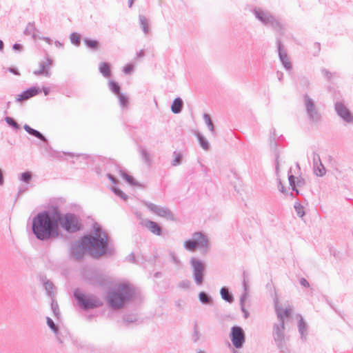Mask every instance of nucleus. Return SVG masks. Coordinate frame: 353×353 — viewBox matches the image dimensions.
<instances>
[{
	"label": "nucleus",
	"mask_w": 353,
	"mask_h": 353,
	"mask_svg": "<svg viewBox=\"0 0 353 353\" xmlns=\"http://www.w3.org/2000/svg\"><path fill=\"white\" fill-rule=\"evenodd\" d=\"M196 137L199 141L200 145L205 150H208L210 148V143L208 140L199 132L196 134Z\"/></svg>",
	"instance_id": "c756f323"
},
{
	"label": "nucleus",
	"mask_w": 353,
	"mask_h": 353,
	"mask_svg": "<svg viewBox=\"0 0 353 353\" xmlns=\"http://www.w3.org/2000/svg\"><path fill=\"white\" fill-rule=\"evenodd\" d=\"M248 292H244L241 296V298H240V305L241 306L243 307V305H244V302H245V300L247 299L248 297Z\"/></svg>",
	"instance_id": "680f3d73"
},
{
	"label": "nucleus",
	"mask_w": 353,
	"mask_h": 353,
	"mask_svg": "<svg viewBox=\"0 0 353 353\" xmlns=\"http://www.w3.org/2000/svg\"><path fill=\"white\" fill-rule=\"evenodd\" d=\"M276 315L279 321V324H274L273 326V337L276 347L281 352H285L287 350L285 335H284V320L282 314L276 309Z\"/></svg>",
	"instance_id": "0eeeda50"
},
{
	"label": "nucleus",
	"mask_w": 353,
	"mask_h": 353,
	"mask_svg": "<svg viewBox=\"0 0 353 353\" xmlns=\"http://www.w3.org/2000/svg\"><path fill=\"white\" fill-rule=\"evenodd\" d=\"M88 280L90 285L96 287H103L108 283L106 277L97 272H92L88 278Z\"/></svg>",
	"instance_id": "2eb2a0df"
},
{
	"label": "nucleus",
	"mask_w": 353,
	"mask_h": 353,
	"mask_svg": "<svg viewBox=\"0 0 353 353\" xmlns=\"http://www.w3.org/2000/svg\"><path fill=\"white\" fill-rule=\"evenodd\" d=\"M288 181H289L290 185L292 187V189L294 187H296L295 177L294 175H292V174L290 175L288 177Z\"/></svg>",
	"instance_id": "052dcab7"
},
{
	"label": "nucleus",
	"mask_w": 353,
	"mask_h": 353,
	"mask_svg": "<svg viewBox=\"0 0 353 353\" xmlns=\"http://www.w3.org/2000/svg\"><path fill=\"white\" fill-rule=\"evenodd\" d=\"M272 138L270 140V147L272 149H274L275 150V152H277L276 151V148H277V143H276V139H275V130H274V132L272 133Z\"/></svg>",
	"instance_id": "de8ad7c7"
},
{
	"label": "nucleus",
	"mask_w": 353,
	"mask_h": 353,
	"mask_svg": "<svg viewBox=\"0 0 353 353\" xmlns=\"http://www.w3.org/2000/svg\"><path fill=\"white\" fill-rule=\"evenodd\" d=\"M321 72L322 74H323V76L327 79V80H330L331 79L332 75V73L328 71L327 70H326L325 68H323L321 70Z\"/></svg>",
	"instance_id": "603ef678"
},
{
	"label": "nucleus",
	"mask_w": 353,
	"mask_h": 353,
	"mask_svg": "<svg viewBox=\"0 0 353 353\" xmlns=\"http://www.w3.org/2000/svg\"><path fill=\"white\" fill-rule=\"evenodd\" d=\"M278 188L279 190L282 193H285L286 190L285 187L283 185L281 179H278Z\"/></svg>",
	"instance_id": "e2e57ef3"
},
{
	"label": "nucleus",
	"mask_w": 353,
	"mask_h": 353,
	"mask_svg": "<svg viewBox=\"0 0 353 353\" xmlns=\"http://www.w3.org/2000/svg\"><path fill=\"white\" fill-rule=\"evenodd\" d=\"M190 285V283L188 280L182 281L181 282L179 283V287H181V288L188 289L189 288Z\"/></svg>",
	"instance_id": "5fc2aeb1"
},
{
	"label": "nucleus",
	"mask_w": 353,
	"mask_h": 353,
	"mask_svg": "<svg viewBox=\"0 0 353 353\" xmlns=\"http://www.w3.org/2000/svg\"><path fill=\"white\" fill-rule=\"evenodd\" d=\"M85 250L97 259L103 255L112 256L115 254L113 245L108 242L107 234L97 223L94 225V233L83 236L81 241L72 245L70 256L77 260H81Z\"/></svg>",
	"instance_id": "f257e3e1"
},
{
	"label": "nucleus",
	"mask_w": 353,
	"mask_h": 353,
	"mask_svg": "<svg viewBox=\"0 0 353 353\" xmlns=\"http://www.w3.org/2000/svg\"><path fill=\"white\" fill-rule=\"evenodd\" d=\"M299 83L303 88H308V86L310 85V81L307 79V78H306L305 77H302L299 79Z\"/></svg>",
	"instance_id": "8fccbe9b"
},
{
	"label": "nucleus",
	"mask_w": 353,
	"mask_h": 353,
	"mask_svg": "<svg viewBox=\"0 0 353 353\" xmlns=\"http://www.w3.org/2000/svg\"><path fill=\"white\" fill-rule=\"evenodd\" d=\"M303 101L309 121L311 123H319L321 119V115L319 112L313 99L307 94H305L303 97Z\"/></svg>",
	"instance_id": "1a4fd4ad"
},
{
	"label": "nucleus",
	"mask_w": 353,
	"mask_h": 353,
	"mask_svg": "<svg viewBox=\"0 0 353 353\" xmlns=\"http://www.w3.org/2000/svg\"><path fill=\"white\" fill-rule=\"evenodd\" d=\"M200 338V332L198 329L197 323H195L194 325V332L192 334V341L196 342Z\"/></svg>",
	"instance_id": "a18cd8bd"
},
{
	"label": "nucleus",
	"mask_w": 353,
	"mask_h": 353,
	"mask_svg": "<svg viewBox=\"0 0 353 353\" xmlns=\"http://www.w3.org/2000/svg\"><path fill=\"white\" fill-rule=\"evenodd\" d=\"M144 204L152 213L165 218L168 220L173 221L174 219V214L169 208L162 207L148 201L144 202Z\"/></svg>",
	"instance_id": "9b49d317"
},
{
	"label": "nucleus",
	"mask_w": 353,
	"mask_h": 353,
	"mask_svg": "<svg viewBox=\"0 0 353 353\" xmlns=\"http://www.w3.org/2000/svg\"><path fill=\"white\" fill-rule=\"evenodd\" d=\"M8 70L10 72H11V73H12V74H15V75H19V74H20V73H19V70H17V68H14V67H10V68H8Z\"/></svg>",
	"instance_id": "338daca9"
},
{
	"label": "nucleus",
	"mask_w": 353,
	"mask_h": 353,
	"mask_svg": "<svg viewBox=\"0 0 353 353\" xmlns=\"http://www.w3.org/2000/svg\"><path fill=\"white\" fill-rule=\"evenodd\" d=\"M117 96L121 106L127 107L128 104V98L123 93H119Z\"/></svg>",
	"instance_id": "c03bdc74"
},
{
	"label": "nucleus",
	"mask_w": 353,
	"mask_h": 353,
	"mask_svg": "<svg viewBox=\"0 0 353 353\" xmlns=\"http://www.w3.org/2000/svg\"><path fill=\"white\" fill-rule=\"evenodd\" d=\"M279 310V311L282 314L283 318L284 317H288L292 312V310L289 308H285L283 312H281L280 308L276 307V310Z\"/></svg>",
	"instance_id": "3c124183"
},
{
	"label": "nucleus",
	"mask_w": 353,
	"mask_h": 353,
	"mask_svg": "<svg viewBox=\"0 0 353 353\" xmlns=\"http://www.w3.org/2000/svg\"><path fill=\"white\" fill-rule=\"evenodd\" d=\"M5 121L8 125L12 127L15 130L20 129V125L17 123V122L12 117H6L5 118Z\"/></svg>",
	"instance_id": "e433bc0d"
},
{
	"label": "nucleus",
	"mask_w": 353,
	"mask_h": 353,
	"mask_svg": "<svg viewBox=\"0 0 353 353\" xmlns=\"http://www.w3.org/2000/svg\"><path fill=\"white\" fill-rule=\"evenodd\" d=\"M41 281L43 283V285L45 287L48 295L50 297L54 295L53 290L54 288V285L52 283V282L48 280L46 276H42L41 278Z\"/></svg>",
	"instance_id": "4be33fe9"
},
{
	"label": "nucleus",
	"mask_w": 353,
	"mask_h": 353,
	"mask_svg": "<svg viewBox=\"0 0 353 353\" xmlns=\"http://www.w3.org/2000/svg\"><path fill=\"white\" fill-rule=\"evenodd\" d=\"M119 173L121 176L123 177V179L129 184L133 186H138V183L134 179V178L127 174L125 172L123 171L122 170L119 169Z\"/></svg>",
	"instance_id": "bb28decb"
},
{
	"label": "nucleus",
	"mask_w": 353,
	"mask_h": 353,
	"mask_svg": "<svg viewBox=\"0 0 353 353\" xmlns=\"http://www.w3.org/2000/svg\"><path fill=\"white\" fill-rule=\"evenodd\" d=\"M199 299L201 303L203 304H211L212 303V297L205 292H201L199 294Z\"/></svg>",
	"instance_id": "c85d7f7f"
},
{
	"label": "nucleus",
	"mask_w": 353,
	"mask_h": 353,
	"mask_svg": "<svg viewBox=\"0 0 353 353\" xmlns=\"http://www.w3.org/2000/svg\"><path fill=\"white\" fill-rule=\"evenodd\" d=\"M85 46L93 50H97L99 47V43L97 40L91 39L89 38H85L83 39Z\"/></svg>",
	"instance_id": "a878e982"
},
{
	"label": "nucleus",
	"mask_w": 353,
	"mask_h": 353,
	"mask_svg": "<svg viewBox=\"0 0 353 353\" xmlns=\"http://www.w3.org/2000/svg\"><path fill=\"white\" fill-rule=\"evenodd\" d=\"M41 92V90L39 88L32 86L30 88L23 90L21 94H18L16 98V101L22 102L23 101L28 100L31 97L36 96Z\"/></svg>",
	"instance_id": "dca6fc26"
},
{
	"label": "nucleus",
	"mask_w": 353,
	"mask_h": 353,
	"mask_svg": "<svg viewBox=\"0 0 353 353\" xmlns=\"http://www.w3.org/2000/svg\"><path fill=\"white\" fill-rule=\"evenodd\" d=\"M220 294L221 296V298L224 301L230 303L234 301V296L229 291L228 288H227L226 287H223L221 288Z\"/></svg>",
	"instance_id": "5701e85b"
},
{
	"label": "nucleus",
	"mask_w": 353,
	"mask_h": 353,
	"mask_svg": "<svg viewBox=\"0 0 353 353\" xmlns=\"http://www.w3.org/2000/svg\"><path fill=\"white\" fill-rule=\"evenodd\" d=\"M99 71L105 78L110 77L111 75L110 65L107 62H101L99 64Z\"/></svg>",
	"instance_id": "b1692460"
},
{
	"label": "nucleus",
	"mask_w": 353,
	"mask_h": 353,
	"mask_svg": "<svg viewBox=\"0 0 353 353\" xmlns=\"http://www.w3.org/2000/svg\"><path fill=\"white\" fill-rule=\"evenodd\" d=\"M183 246L185 250L191 252H194L197 248V246L195 245L192 239L185 241Z\"/></svg>",
	"instance_id": "72a5a7b5"
},
{
	"label": "nucleus",
	"mask_w": 353,
	"mask_h": 353,
	"mask_svg": "<svg viewBox=\"0 0 353 353\" xmlns=\"http://www.w3.org/2000/svg\"><path fill=\"white\" fill-rule=\"evenodd\" d=\"M230 339L235 348L240 349L243 347L245 341V334L243 329L239 325L232 327Z\"/></svg>",
	"instance_id": "9d476101"
},
{
	"label": "nucleus",
	"mask_w": 353,
	"mask_h": 353,
	"mask_svg": "<svg viewBox=\"0 0 353 353\" xmlns=\"http://www.w3.org/2000/svg\"><path fill=\"white\" fill-rule=\"evenodd\" d=\"M203 119L208 129L210 130L212 134H215L214 125L211 120V118L208 114L205 113L203 114Z\"/></svg>",
	"instance_id": "7c9ffc66"
},
{
	"label": "nucleus",
	"mask_w": 353,
	"mask_h": 353,
	"mask_svg": "<svg viewBox=\"0 0 353 353\" xmlns=\"http://www.w3.org/2000/svg\"><path fill=\"white\" fill-rule=\"evenodd\" d=\"M126 260L131 263H135L136 260L134 253H130L129 255H128L126 257Z\"/></svg>",
	"instance_id": "0e129e2a"
},
{
	"label": "nucleus",
	"mask_w": 353,
	"mask_h": 353,
	"mask_svg": "<svg viewBox=\"0 0 353 353\" xmlns=\"http://www.w3.org/2000/svg\"><path fill=\"white\" fill-rule=\"evenodd\" d=\"M300 284L305 288H308L310 286L309 282L305 278H301L300 279Z\"/></svg>",
	"instance_id": "69168bd1"
},
{
	"label": "nucleus",
	"mask_w": 353,
	"mask_h": 353,
	"mask_svg": "<svg viewBox=\"0 0 353 353\" xmlns=\"http://www.w3.org/2000/svg\"><path fill=\"white\" fill-rule=\"evenodd\" d=\"M55 215V205L48 210L39 212L32 220V230L36 238L40 241H47L59 235Z\"/></svg>",
	"instance_id": "f03ea898"
},
{
	"label": "nucleus",
	"mask_w": 353,
	"mask_h": 353,
	"mask_svg": "<svg viewBox=\"0 0 353 353\" xmlns=\"http://www.w3.org/2000/svg\"><path fill=\"white\" fill-rule=\"evenodd\" d=\"M23 129L25 130V131L26 132H28L29 134L39 139V140H41V141L44 142V143H46L47 145H48V139H46V137L43 134H41L39 131L31 128L30 125H28V124H25L23 125Z\"/></svg>",
	"instance_id": "6ab92c4d"
},
{
	"label": "nucleus",
	"mask_w": 353,
	"mask_h": 353,
	"mask_svg": "<svg viewBox=\"0 0 353 353\" xmlns=\"http://www.w3.org/2000/svg\"><path fill=\"white\" fill-rule=\"evenodd\" d=\"M46 323H47L48 326L51 329V330L55 334H57L58 332H59V329H58V327L55 325V323L53 321V320L51 318H50V317H47L46 318Z\"/></svg>",
	"instance_id": "58836bf2"
},
{
	"label": "nucleus",
	"mask_w": 353,
	"mask_h": 353,
	"mask_svg": "<svg viewBox=\"0 0 353 353\" xmlns=\"http://www.w3.org/2000/svg\"><path fill=\"white\" fill-rule=\"evenodd\" d=\"M107 177L112 183L116 184L117 183V179L110 173L107 174Z\"/></svg>",
	"instance_id": "774afa93"
},
{
	"label": "nucleus",
	"mask_w": 353,
	"mask_h": 353,
	"mask_svg": "<svg viewBox=\"0 0 353 353\" xmlns=\"http://www.w3.org/2000/svg\"><path fill=\"white\" fill-rule=\"evenodd\" d=\"M52 64V60L47 57L46 61H42L39 63V70H34V74L36 76L45 75L47 77L50 76V65Z\"/></svg>",
	"instance_id": "f3484780"
},
{
	"label": "nucleus",
	"mask_w": 353,
	"mask_h": 353,
	"mask_svg": "<svg viewBox=\"0 0 353 353\" xmlns=\"http://www.w3.org/2000/svg\"><path fill=\"white\" fill-rule=\"evenodd\" d=\"M253 14L264 26H271L276 31L283 30V26L280 20L274 17L270 11L263 10L260 8H255L253 10Z\"/></svg>",
	"instance_id": "39448f33"
},
{
	"label": "nucleus",
	"mask_w": 353,
	"mask_h": 353,
	"mask_svg": "<svg viewBox=\"0 0 353 353\" xmlns=\"http://www.w3.org/2000/svg\"><path fill=\"white\" fill-rule=\"evenodd\" d=\"M137 321V319L134 314H125L123 316V323H135Z\"/></svg>",
	"instance_id": "a19ab883"
},
{
	"label": "nucleus",
	"mask_w": 353,
	"mask_h": 353,
	"mask_svg": "<svg viewBox=\"0 0 353 353\" xmlns=\"http://www.w3.org/2000/svg\"><path fill=\"white\" fill-rule=\"evenodd\" d=\"M294 208L298 216L303 217L305 215L303 207L299 202H295Z\"/></svg>",
	"instance_id": "4c0bfd02"
},
{
	"label": "nucleus",
	"mask_w": 353,
	"mask_h": 353,
	"mask_svg": "<svg viewBox=\"0 0 353 353\" xmlns=\"http://www.w3.org/2000/svg\"><path fill=\"white\" fill-rule=\"evenodd\" d=\"M139 23H140V26H141V28L143 32L145 34H148L150 31L148 19L145 16H143L142 14H139Z\"/></svg>",
	"instance_id": "393cba45"
},
{
	"label": "nucleus",
	"mask_w": 353,
	"mask_h": 353,
	"mask_svg": "<svg viewBox=\"0 0 353 353\" xmlns=\"http://www.w3.org/2000/svg\"><path fill=\"white\" fill-rule=\"evenodd\" d=\"M31 179H32V173L30 172L27 171V172H23L21 174L20 180L26 183H28Z\"/></svg>",
	"instance_id": "37998d69"
},
{
	"label": "nucleus",
	"mask_w": 353,
	"mask_h": 353,
	"mask_svg": "<svg viewBox=\"0 0 353 353\" xmlns=\"http://www.w3.org/2000/svg\"><path fill=\"white\" fill-rule=\"evenodd\" d=\"M133 70V65L132 64H128L123 68V72L125 74H130Z\"/></svg>",
	"instance_id": "6e6d98bb"
},
{
	"label": "nucleus",
	"mask_w": 353,
	"mask_h": 353,
	"mask_svg": "<svg viewBox=\"0 0 353 353\" xmlns=\"http://www.w3.org/2000/svg\"><path fill=\"white\" fill-rule=\"evenodd\" d=\"M112 192L121 198L123 200L126 201L128 198V195L125 194L122 190L118 188L113 187L112 188Z\"/></svg>",
	"instance_id": "79ce46f5"
},
{
	"label": "nucleus",
	"mask_w": 353,
	"mask_h": 353,
	"mask_svg": "<svg viewBox=\"0 0 353 353\" xmlns=\"http://www.w3.org/2000/svg\"><path fill=\"white\" fill-rule=\"evenodd\" d=\"M314 174L318 176H323L326 173V170L322 163L317 165L316 168L314 167Z\"/></svg>",
	"instance_id": "c9c22d12"
},
{
	"label": "nucleus",
	"mask_w": 353,
	"mask_h": 353,
	"mask_svg": "<svg viewBox=\"0 0 353 353\" xmlns=\"http://www.w3.org/2000/svg\"><path fill=\"white\" fill-rule=\"evenodd\" d=\"M276 44H277L279 59L281 61L283 67L287 70H291L292 64L288 58L287 50L283 48V46L280 39H276Z\"/></svg>",
	"instance_id": "ddd939ff"
},
{
	"label": "nucleus",
	"mask_w": 353,
	"mask_h": 353,
	"mask_svg": "<svg viewBox=\"0 0 353 353\" xmlns=\"http://www.w3.org/2000/svg\"><path fill=\"white\" fill-rule=\"evenodd\" d=\"M192 240L194 241L197 248L207 251L209 248L208 239L207 236L201 232H195L192 234Z\"/></svg>",
	"instance_id": "4468645a"
},
{
	"label": "nucleus",
	"mask_w": 353,
	"mask_h": 353,
	"mask_svg": "<svg viewBox=\"0 0 353 353\" xmlns=\"http://www.w3.org/2000/svg\"><path fill=\"white\" fill-rule=\"evenodd\" d=\"M74 297L79 305L84 310L101 307L103 302L95 295H86L80 292L79 289L74 291Z\"/></svg>",
	"instance_id": "423d86ee"
},
{
	"label": "nucleus",
	"mask_w": 353,
	"mask_h": 353,
	"mask_svg": "<svg viewBox=\"0 0 353 353\" xmlns=\"http://www.w3.org/2000/svg\"><path fill=\"white\" fill-rule=\"evenodd\" d=\"M334 109L337 115L346 123L353 121V115L350 110L341 101H336L334 104Z\"/></svg>",
	"instance_id": "f8f14e48"
},
{
	"label": "nucleus",
	"mask_w": 353,
	"mask_h": 353,
	"mask_svg": "<svg viewBox=\"0 0 353 353\" xmlns=\"http://www.w3.org/2000/svg\"><path fill=\"white\" fill-rule=\"evenodd\" d=\"M183 107V101L180 97L174 99L171 105V110L174 114H179Z\"/></svg>",
	"instance_id": "aec40b11"
},
{
	"label": "nucleus",
	"mask_w": 353,
	"mask_h": 353,
	"mask_svg": "<svg viewBox=\"0 0 353 353\" xmlns=\"http://www.w3.org/2000/svg\"><path fill=\"white\" fill-rule=\"evenodd\" d=\"M141 225L148 229L152 234L161 236L162 234L161 227L156 222L149 220L144 219L141 222Z\"/></svg>",
	"instance_id": "a211bd4d"
},
{
	"label": "nucleus",
	"mask_w": 353,
	"mask_h": 353,
	"mask_svg": "<svg viewBox=\"0 0 353 353\" xmlns=\"http://www.w3.org/2000/svg\"><path fill=\"white\" fill-rule=\"evenodd\" d=\"M51 308L53 311V313L54 316L57 318H59V316L60 315V312L59 309V305L57 302H54V300L52 301L51 303Z\"/></svg>",
	"instance_id": "49530a36"
},
{
	"label": "nucleus",
	"mask_w": 353,
	"mask_h": 353,
	"mask_svg": "<svg viewBox=\"0 0 353 353\" xmlns=\"http://www.w3.org/2000/svg\"><path fill=\"white\" fill-rule=\"evenodd\" d=\"M243 285L244 292H248V285L247 281H246L247 275H246V272L245 271L243 273Z\"/></svg>",
	"instance_id": "13d9d810"
},
{
	"label": "nucleus",
	"mask_w": 353,
	"mask_h": 353,
	"mask_svg": "<svg viewBox=\"0 0 353 353\" xmlns=\"http://www.w3.org/2000/svg\"><path fill=\"white\" fill-rule=\"evenodd\" d=\"M274 156H275V169H276V172H278L279 170V152H276L274 153Z\"/></svg>",
	"instance_id": "4d7b16f0"
},
{
	"label": "nucleus",
	"mask_w": 353,
	"mask_h": 353,
	"mask_svg": "<svg viewBox=\"0 0 353 353\" xmlns=\"http://www.w3.org/2000/svg\"><path fill=\"white\" fill-rule=\"evenodd\" d=\"M134 289L128 283H120L114 290L110 291L108 301L114 310H119L134 296Z\"/></svg>",
	"instance_id": "7ed1b4c3"
},
{
	"label": "nucleus",
	"mask_w": 353,
	"mask_h": 353,
	"mask_svg": "<svg viewBox=\"0 0 353 353\" xmlns=\"http://www.w3.org/2000/svg\"><path fill=\"white\" fill-rule=\"evenodd\" d=\"M174 159L172 161V166H178L182 163L183 155L180 152L174 151L173 152Z\"/></svg>",
	"instance_id": "2f4dec72"
},
{
	"label": "nucleus",
	"mask_w": 353,
	"mask_h": 353,
	"mask_svg": "<svg viewBox=\"0 0 353 353\" xmlns=\"http://www.w3.org/2000/svg\"><path fill=\"white\" fill-rule=\"evenodd\" d=\"M321 163L320 156L318 153L316 152H313V165L314 168L317 166V165L320 164Z\"/></svg>",
	"instance_id": "09e8293b"
},
{
	"label": "nucleus",
	"mask_w": 353,
	"mask_h": 353,
	"mask_svg": "<svg viewBox=\"0 0 353 353\" xmlns=\"http://www.w3.org/2000/svg\"><path fill=\"white\" fill-rule=\"evenodd\" d=\"M298 327L299 332L301 334V339L303 341L306 340V337L307 335V325L301 316L298 322Z\"/></svg>",
	"instance_id": "412c9836"
},
{
	"label": "nucleus",
	"mask_w": 353,
	"mask_h": 353,
	"mask_svg": "<svg viewBox=\"0 0 353 353\" xmlns=\"http://www.w3.org/2000/svg\"><path fill=\"white\" fill-rule=\"evenodd\" d=\"M12 49L14 51L22 52L23 50V46L19 43H14L12 46Z\"/></svg>",
	"instance_id": "bf43d9fd"
},
{
	"label": "nucleus",
	"mask_w": 353,
	"mask_h": 353,
	"mask_svg": "<svg viewBox=\"0 0 353 353\" xmlns=\"http://www.w3.org/2000/svg\"><path fill=\"white\" fill-rule=\"evenodd\" d=\"M28 190V185H21L19 188V190H18V194L20 195V194H22L23 193H25L27 190Z\"/></svg>",
	"instance_id": "864d4df0"
},
{
	"label": "nucleus",
	"mask_w": 353,
	"mask_h": 353,
	"mask_svg": "<svg viewBox=\"0 0 353 353\" xmlns=\"http://www.w3.org/2000/svg\"><path fill=\"white\" fill-rule=\"evenodd\" d=\"M139 152L141 156L143 161L147 165H150L151 163V160L149 152L146 150L145 148H143L142 147L139 148Z\"/></svg>",
	"instance_id": "cd10ccee"
},
{
	"label": "nucleus",
	"mask_w": 353,
	"mask_h": 353,
	"mask_svg": "<svg viewBox=\"0 0 353 353\" xmlns=\"http://www.w3.org/2000/svg\"><path fill=\"white\" fill-rule=\"evenodd\" d=\"M36 28L34 26V22L28 23L26 26V29L24 30V34L27 35H32L34 38H36L35 31Z\"/></svg>",
	"instance_id": "473e14b6"
},
{
	"label": "nucleus",
	"mask_w": 353,
	"mask_h": 353,
	"mask_svg": "<svg viewBox=\"0 0 353 353\" xmlns=\"http://www.w3.org/2000/svg\"><path fill=\"white\" fill-rule=\"evenodd\" d=\"M71 43L75 46H79L81 44V35L77 32H72L70 36Z\"/></svg>",
	"instance_id": "f704fd0d"
},
{
	"label": "nucleus",
	"mask_w": 353,
	"mask_h": 353,
	"mask_svg": "<svg viewBox=\"0 0 353 353\" xmlns=\"http://www.w3.org/2000/svg\"><path fill=\"white\" fill-rule=\"evenodd\" d=\"M109 88H110V90L116 94H119V93H121L120 92L121 88H120L119 85L114 81H110Z\"/></svg>",
	"instance_id": "ea45409f"
},
{
	"label": "nucleus",
	"mask_w": 353,
	"mask_h": 353,
	"mask_svg": "<svg viewBox=\"0 0 353 353\" xmlns=\"http://www.w3.org/2000/svg\"><path fill=\"white\" fill-rule=\"evenodd\" d=\"M55 205V215L57 228L60 226L64 231L73 234L83 229L80 216L74 213L67 212L62 214L58 205Z\"/></svg>",
	"instance_id": "20e7f679"
},
{
	"label": "nucleus",
	"mask_w": 353,
	"mask_h": 353,
	"mask_svg": "<svg viewBox=\"0 0 353 353\" xmlns=\"http://www.w3.org/2000/svg\"><path fill=\"white\" fill-rule=\"evenodd\" d=\"M190 263L192 268V277L196 285L200 286L204 281L205 263L195 257H192Z\"/></svg>",
	"instance_id": "6e6552de"
}]
</instances>
